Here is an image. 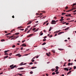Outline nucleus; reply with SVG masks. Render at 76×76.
Here are the masks:
<instances>
[{
    "label": "nucleus",
    "instance_id": "f257e3e1",
    "mask_svg": "<svg viewBox=\"0 0 76 76\" xmlns=\"http://www.w3.org/2000/svg\"><path fill=\"white\" fill-rule=\"evenodd\" d=\"M14 66V65L12 64L10 66V67H11V69H14L15 68V67H16V68L17 67H16V65H15L14 66Z\"/></svg>",
    "mask_w": 76,
    "mask_h": 76
},
{
    "label": "nucleus",
    "instance_id": "f03ea898",
    "mask_svg": "<svg viewBox=\"0 0 76 76\" xmlns=\"http://www.w3.org/2000/svg\"><path fill=\"white\" fill-rule=\"evenodd\" d=\"M51 24H56V21L54 20H53L52 21V22L51 23Z\"/></svg>",
    "mask_w": 76,
    "mask_h": 76
},
{
    "label": "nucleus",
    "instance_id": "7ed1b4c3",
    "mask_svg": "<svg viewBox=\"0 0 76 76\" xmlns=\"http://www.w3.org/2000/svg\"><path fill=\"white\" fill-rule=\"evenodd\" d=\"M23 62H21L20 64V66H22V65H26V63H25L24 64H23Z\"/></svg>",
    "mask_w": 76,
    "mask_h": 76
},
{
    "label": "nucleus",
    "instance_id": "20e7f679",
    "mask_svg": "<svg viewBox=\"0 0 76 76\" xmlns=\"http://www.w3.org/2000/svg\"><path fill=\"white\" fill-rule=\"evenodd\" d=\"M63 69L64 70H66V71H68L69 70V69H67V68H64Z\"/></svg>",
    "mask_w": 76,
    "mask_h": 76
},
{
    "label": "nucleus",
    "instance_id": "39448f33",
    "mask_svg": "<svg viewBox=\"0 0 76 76\" xmlns=\"http://www.w3.org/2000/svg\"><path fill=\"white\" fill-rule=\"evenodd\" d=\"M33 34H29V35H28L27 36V37L28 38L29 37H31V36H32V35H33Z\"/></svg>",
    "mask_w": 76,
    "mask_h": 76
},
{
    "label": "nucleus",
    "instance_id": "423d86ee",
    "mask_svg": "<svg viewBox=\"0 0 76 76\" xmlns=\"http://www.w3.org/2000/svg\"><path fill=\"white\" fill-rule=\"evenodd\" d=\"M21 46L23 47H26V45L25 44L23 43Z\"/></svg>",
    "mask_w": 76,
    "mask_h": 76
},
{
    "label": "nucleus",
    "instance_id": "0eeeda50",
    "mask_svg": "<svg viewBox=\"0 0 76 76\" xmlns=\"http://www.w3.org/2000/svg\"><path fill=\"white\" fill-rule=\"evenodd\" d=\"M16 56H18V57H21V56H22V55H20V54H17L16 55Z\"/></svg>",
    "mask_w": 76,
    "mask_h": 76
},
{
    "label": "nucleus",
    "instance_id": "6e6552de",
    "mask_svg": "<svg viewBox=\"0 0 76 76\" xmlns=\"http://www.w3.org/2000/svg\"><path fill=\"white\" fill-rule=\"evenodd\" d=\"M48 22V21L47 20L45 22H44L43 24V25H45L46 23H47V22Z\"/></svg>",
    "mask_w": 76,
    "mask_h": 76
},
{
    "label": "nucleus",
    "instance_id": "1a4fd4ad",
    "mask_svg": "<svg viewBox=\"0 0 76 76\" xmlns=\"http://www.w3.org/2000/svg\"><path fill=\"white\" fill-rule=\"evenodd\" d=\"M65 16H67V17H68L69 16H71V14H68L67 15H66Z\"/></svg>",
    "mask_w": 76,
    "mask_h": 76
},
{
    "label": "nucleus",
    "instance_id": "9d476101",
    "mask_svg": "<svg viewBox=\"0 0 76 76\" xmlns=\"http://www.w3.org/2000/svg\"><path fill=\"white\" fill-rule=\"evenodd\" d=\"M18 70H20L22 69H23V68L21 67V68H18Z\"/></svg>",
    "mask_w": 76,
    "mask_h": 76
},
{
    "label": "nucleus",
    "instance_id": "9b49d317",
    "mask_svg": "<svg viewBox=\"0 0 76 76\" xmlns=\"http://www.w3.org/2000/svg\"><path fill=\"white\" fill-rule=\"evenodd\" d=\"M72 72V71H69L67 73V75H69L70 73Z\"/></svg>",
    "mask_w": 76,
    "mask_h": 76
},
{
    "label": "nucleus",
    "instance_id": "f8f14e48",
    "mask_svg": "<svg viewBox=\"0 0 76 76\" xmlns=\"http://www.w3.org/2000/svg\"><path fill=\"white\" fill-rule=\"evenodd\" d=\"M62 33H64V32H61L59 33L58 34V35H60V34H62Z\"/></svg>",
    "mask_w": 76,
    "mask_h": 76
},
{
    "label": "nucleus",
    "instance_id": "ddd939ff",
    "mask_svg": "<svg viewBox=\"0 0 76 76\" xmlns=\"http://www.w3.org/2000/svg\"><path fill=\"white\" fill-rule=\"evenodd\" d=\"M36 68H37V66L32 67L31 68V69H35Z\"/></svg>",
    "mask_w": 76,
    "mask_h": 76
},
{
    "label": "nucleus",
    "instance_id": "4468645a",
    "mask_svg": "<svg viewBox=\"0 0 76 76\" xmlns=\"http://www.w3.org/2000/svg\"><path fill=\"white\" fill-rule=\"evenodd\" d=\"M51 29H52V27H50V29L49 30V31H51Z\"/></svg>",
    "mask_w": 76,
    "mask_h": 76
},
{
    "label": "nucleus",
    "instance_id": "2eb2a0df",
    "mask_svg": "<svg viewBox=\"0 0 76 76\" xmlns=\"http://www.w3.org/2000/svg\"><path fill=\"white\" fill-rule=\"evenodd\" d=\"M13 37H14V36H13V35L12 36L9 37V39L11 38H13Z\"/></svg>",
    "mask_w": 76,
    "mask_h": 76
},
{
    "label": "nucleus",
    "instance_id": "dca6fc26",
    "mask_svg": "<svg viewBox=\"0 0 76 76\" xmlns=\"http://www.w3.org/2000/svg\"><path fill=\"white\" fill-rule=\"evenodd\" d=\"M23 28V27L22 26L18 27V29H19L20 28Z\"/></svg>",
    "mask_w": 76,
    "mask_h": 76
},
{
    "label": "nucleus",
    "instance_id": "f3484780",
    "mask_svg": "<svg viewBox=\"0 0 76 76\" xmlns=\"http://www.w3.org/2000/svg\"><path fill=\"white\" fill-rule=\"evenodd\" d=\"M7 57H8V56H5L4 58H7Z\"/></svg>",
    "mask_w": 76,
    "mask_h": 76
},
{
    "label": "nucleus",
    "instance_id": "a211bd4d",
    "mask_svg": "<svg viewBox=\"0 0 76 76\" xmlns=\"http://www.w3.org/2000/svg\"><path fill=\"white\" fill-rule=\"evenodd\" d=\"M69 29V27H68V28H65L64 29V30L65 31H66V30H68V29Z\"/></svg>",
    "mask_w": 76,
    "mask_h": 76
},
{
    "label": "nucleus",
    "instance_id": "6ab92c4d",
    "mask_svg": "<svg viewBox=\"0 0 76 76\" xmlns=\"http://www.w3.org/2000/svg\"><path fill=\"white\" fill-rule=\"evenodd\" d=\"M39 30V28H38L35 31H34V32H37Z\"/></svg>",
    "mask_w": 76,
    "mask_h": 76
},
{
    "label": "nucleus",
    "instance_id": "aec40b11",
    "mask_svg": "<svg viewBox=\"0 0 76 76\" xmlns=\"http://www.w3.org/2000/svg\"><path fill=\"white\" fill-rule=\"evenodd\" d=\"M56 33H58V31H55L54 32V34H56Z\"/></svg>",
    "mask_w": 76,
    "mask_h": 76
},
{
    "label": "nucleus",
    "instance_id": "412c9836",
    "mask_svg": "<svg viewBox=\"0 0 76 76\" xmlns=\"http://www.w3.org/2000/svg\"><path fill=\"white\" fill-rule=\"evenodd\" d=\"M19 33H16L15 34V35H19Z\"/></svg>",
    "mask_w": 76,
    "mask_h": 76
},
{
    "label": "nucleus",
    "instance_id": "4be33fe9",
    "mask_svg": "<svg viewBox=\"0 0 76 76\" xmlns=\"http://www.w3.org/2000/svg\"><path fill=\"white\" fill-rule=\"evenodd\" d=\"M5 41V40L4 39H1V42H3V41Z\"/></svg>",
    "mask_w": 76,
    "mask_h": 76
},
{
    "label": "nucleus",
    "instance_id": "5701e85b",
    "mask_svg": "<svg viewBox=\"0 0 76 76\" xmlns=\"http://www.w3.org/2000/svg\"><path fill=\"white\" fill-rule=\"evenodd\" d=\"M28 28H27L25 29V32H26V31H28Z\"/></svg>",
    "mask_w": 76,
    "mask_h": 76
},
{
    "label": "nucleus",
    "instance_id": "b1692460",
    "mask_svg": "<svg viewBox=\"0 0 76 76\" xmlns=\"http://www.w3.org/2000/svg\"><path fill=\"white\" fill-rule=\"evenodd\" d=\"M46 55H47V56H48V57H50V54H48V53H47Z\"/></svg>",
    "mask_w": 76,
    "mask_h": 76
},
{
    "label": "nucleus",
    "instance_id": "393cba45",
    "mask_svg": "<svg viewBox=\"0 0 76 76\" xmlns=\"http://www.w3.org/2000/svg\"><path fill=\"white\" fill-rule=\"evenodd\" d=\"M66 13H65L63 12L61 14L62 15H66Z\"/></svg>",
    "mask_w": 76,
    "mask_h": 76
},
{
    "label": "nucleus",
    "instance_id": "a878e982",
    "mask_svg": "<svg viewBox=\"0 0 76 76\" xmlns=\"http://www.w3.org/2000/svg\"><path fill=\"white\" fill-rule=\"evenodd\" d=\"M58 50H60V51H62L63 50V49H59V48H58Z\"/></svg>",
    "mask_w": 76,
    "mask_h": 76
},
{
    "label": "nucleus",
    "instance_id": "bb28decb",
    "mask_svg": "<svg viewBox=\"0 0 76 76\" xmlns=\"http://www.w3.org/2000/svg\"><path fill=\"white\" fill-rule=\"evenodd\" d=\"M52 72H53V71H54V70H56V69H52Z\"/></svg>",
    "mask_w": 76,
    "mask_h": 76
},
{
    "label": "nucleus",
    "instance_id": "cd10ccee",
    "mask_svg": "<svg viewBox=\"0 0 76 76\" xmlns=\"http://www.w3.org/2000/svg\"><path fill=\"white\" fill-rule=\"evenodd\" d=\"M46 44V43L44 42L43 44H42V45H45Z\"/></svg>",
    "mask_w": 76,
    "mask_h": 76
},
{
    "label": "nucleus",
    "instance_id": "c85d7f7f",
    "mask_svg": "<svg viewBox=\"0 0 76 76\" xmlns=\"http://www.w3.org/2000/svg\"><path fill=\"white\" fill-rule=\"evenodd\" d=\"M76 9V8H73L72 9V10H75Z\"/></svg>",
    "mask_w": 76,
    "mask_h": 76
},
{
    "label": "nucleus",
    "instance_id": "c756f323",
    "mask_svg": "<svg viewBox=\"0 0 76 76\" xmlns=\"http://www.w3.org/2000/svg\"><path fill=\"white\" fill-rule=\"evenodd\" d=\"M17 75H19L20 76H23L22 75V74H18Z\"/></svg>",
    "mask_w": 76,
    "mask_h": 76
},
{
    "label": "nucleus",
    "instance_id": "7c9ffc66",
    "mask_svg": "<svg viewBox=\"0 0 76 76\" xmlns=\"http://www.w3.org/2000/svg\"><path fill=\"white\" fill-rule=\"evenodd\" d=\"M35 29H36V28H34L33 29L32 31H35Z\"/></svg>",
    "mask_w": 76,
    "mask_h": 76
},
{
    "label": "nucleus",
    "instance_id": "2f4dec72",
    "mask_svg": "<svg viewBox=\"0 0 76 76\" xmlns=\"http://www.w3.org/2000/svg\"><path fill=\"white\" fill-rule=\"evenodd\" d=\"M63 20H64V19H61L60 20V21H63Z\"/></svg>",
    "mask_w": 76,
    "mask_h": 76
},
{
    "label": "nucleus",
    "instance_id": "473e14b6",
    "mask_svg": "<svg viewBox=\"0 0 76 76\" xmlns=\"http://www.w3.org/2000/svg\"><path fill=\"white\" fill-rule=\"evenodd\" d=\"M31 22H30L29 23H28L27 24V25H29V24H31Z\"/></svg>",
    "mask_w": 76,
    "mask_h": 76
},
{
    "label": "nucleus",
    "instance_id": "72a5a7b5",
    "mask_svg": "<svg viewBox=\"0 0 76 76\" xmlns=\"http://www.w3.org/2000/svg\"><path fill=\"white\" fill-rule=\"evenodd\" d=\"M58 69H56L55 71V72H58Z\"/></svg>",
    "mask_w": 76,
    "mask_h": 76
},
{
    "label": "nucleus",
    "instance_id": "f704fd0d",
    "mask_svg": "<svg viewBox=\"0 0 76 76\" xmlns=\"http://www.w3.org/2000/svg\"><path fill=\"white\" fill-rule=\"evenodd\" d=\"M66 20H70V18H68L66 19Z\"/></svg>",
    "mask_w": 76,
    "mask_h": 76
},
{
    "label": "nucleus",
    "instance_id": "c9c22d12",
    "mask_svg": "<svg viewBox=\"0 0 76 76\" xmlns=\"http://www.w3.org/2000/svg\"><path fill=\"white\" fill-rule=\"evenodd\" d=\"M73 67H74V69H76V66H74Z\"/></svg>",
    "mask_w": 76,
    "mask_h": 76
},
{
    "label": "nucleus",
    "instance_id": "e433bc0d",
    "mask_svg": "<svg viewBox=\"0 0 76 76\" xmlns=\"http://www.w3.org/2000/svg\"><path fill=\"white\" fill-rule=\"evenodd\" d=\"M71 64L70 63H69L68 64V65L69 66H70Z\"/></svg>",
    "mask_w": 76,
    "mask_h": 76
},
{
    "label": "nucleus",
    "instance_id": "4c0bfd02",
    "mask_svg": "<svg viewBox=\"0 0 76 76\" xmlns=\"http://www.w3.org/2000/svg\"><path fill=\"white\" fill-rule=\"evenodd\" d=\"M55 74H56V73H55L54 72H53L52 73V75H55Z\"/></svg>",
    "mask_w": 76,
    "mask_h": 76
},
{
    "label": "nucleus",
    "instance_id": "58836bf2",
    "mask_svg": "<svg viewBox=\"0 0 76 76\" xmlns=\"http://www.w3.org/2000/svg\"><path fill=\"white\" fill-rule=\"evenodd\" d=\"M69 24V23H66V25H68Z\"/></svg>",
    "mask_w": 76,
    "mask_h": 76
},
{
    "label": "nucleus",
    "instance_id": "ea45409f",
    "mask_svg": "<svg viewBox=\"0 0 76 76\" xmlns=\"http://www.w3.org/2000/svg\"><path fill=\"white\" fill-rule=\"evenodd\" d=\"M19 36H17V37H16L15 38L16 39V38H19Z\"/></svg>",
    "mask_w": 76,
    "mask_h": 76
},
{
    "label": "nucleus",
    "instance_id": "a19ab883",
    "mask_svg": "<svg viewBox=\"0 0 76 76\" xmlns=\"http://www.w3.org/2000/svg\"><path fill=\"white\" fill-rule=\"evenodd\" d=\"M56 69H58V66H56Z\"/></svg>",
    "mask_w": 76,
    "mask_h": 76
},
{
    "label": "nucleus",
    "instance_id": "79ce46f5",
    "mask_svg": "<svg viewBox=\"0 0 76 76\" xmlns=\"http://www.w3.org/2000/svg\"><path fill=\"white\" fill-rule=\"evenodd\" d=\"M35 61V60L34 59H32L31 60V61H32V62H34Z\"/></svg>",
    "mask_w": 76,
    "mask_h": 76
},
{
    "label": "nucleus",
    "instance_id": "37998d69",
    "mask_svg": "<svg viewBox=\"0 0 76 76\" xmlns=\"http://www.w3.org/2000/svg\"><path fill=\"white\" fill-rule=\"evenodd\" d=\"M33 64V63L32 62H30L29 64L31 65V64Z\"/></svg>",
    "mask_w": 76,
    "mask_h": 76
},
{
    "label": "nucleus",
    "instance_id": "c03bdc74",
    "mask_svg": "<svg viewBox=\"0 0 76 76\" xmlns=\"http://www.w3.org/2000/svg\"><path fill=\"white\" fill-rule=\"evenodd\" d=\"M30 31H31V30H28V32H27V33L28 34V33H29V32H30Z\"/></svg>",
    "mask_w": 76,
    "mask_h": 76
},
{
    "label": "nucleus",
    "instance_id": "a18cd8bd",
    "mask_svg": "<svg viewBox=\"0 0 76 76\" xmlns=\"http://www.w3.org/2000/svg\"><path fill=\"white\" fill-rule=\"evenodd\" d=\"M20 30H21V31H23L24 30V29H23V28L20 29Z\"/></svg>",
    "mask_w": 76,
    "mask_h": 76
},
{
    "label": "nucleus",
    "instance_id": "49530a36",
    "mask_svg": "<svg viewBox=\"0 0 76 76\" xmlns=\"http://www.w3.org/2000/svg\"><path fill=\"white\" fill-rule=\"evenodd\" d=\"M30 74H32V73H33V72H32V71L31 72H30Z\"/></svg>",
    "mask_w": 76,
    "mask_h": 76
},
{
    "label": "nucleus",
    "instance_id": "de8ad7c7",
    "mask_svg": "<svg viewBox=\"0 0 76 76\" xmlns=\"http://www.w3.org/2000/svg\"><path fill=\"white\" fill-rule=\"evenodd\" d=\"M53 37V35H50V36H49V37L50 38H51V37Z\"/></svg>",
    "mask_w": 76,
    "mask_h": 76
},
{
    "label": "nucleus",
    "instance_id": "09e8293b",
    "mask_svg": "<svg viewBox=\"0 0 76 76\" xmlns=\"http://www.w3.org/2000/svg\"><path fill=\"white\" fill-rule=\"evenodd\" d=\"M68 7L66 6V7H65V9H68Z\"/></svg>",
    "mask_w": 76,
    "mask_h": 76
},
{
    "label": "nucleus",
    "instance_id": "8fccbe9b",
    "mask_svg": "<svg viewBox=\"0 0 76 76\" xmlns=\"http://www.w3.org/2000/svg\"><path fill=\"white\" fill-rule=\"evenodd\" d=\"M7 52V50H5L4 51V53H6Z\"/></svg>",
    "mask_w": 76,
    "mask_h": 76
},
{
    "label": "nucleus",
    "instance_id": "3c124183",
    "mask_svg": "<svg viewBox=\"0 0 76 76\" xmlns=\"http://www.w3.org/2000/svg\"><path fill=\"white\" fill-rule=\"evenodd\" d=\"M53 18L55 20L57 19V18H56V17H54Z\"/></svg>",
    "mask_w": 76,
    "mask_h": 76
},
{
    "label": "nucleus",
    "instance_id": "603ef678",
    "mask_svg": "<svg viewBox=\"0 0 76 76\" xmlns=\"http://www.w3.org/2000/svg\"><path fill=\"white\" fill-rule=\"evenodd\" d=\"M15 45H13V46H12V48H15Z\"/></svg>",
    "mask_w": 76,
    "mask_h": 76
},
{
    "label": "nucleus",
    "instance_id": "864d4df0",
    "mask_svg": "<svg viewBox=\"0 0 76 76\" xmlns=\"http://www.w3.org/2000/svg\"><path fill=\"white\" fill-rule=\"evenodd\" d=\"M46 41V39H43V41Z\"/></svg>",
    "mask_w": 76,
    "mask_h": 76
},
{
    "label": "nucleus",
    "instance_id": "5fc2aeb1",
    "mask_svg": "<svg viewBox=\"0 0 76 76\" xmlns=\"http://www.w3.org/2000/svg\"><path fill=\"white\" fill-rule=\"evenodd\" d=\"M65 23H66V22H64L62 23V24H63V25H64V24H65Z\"/></svg>",
    "mask_w": 76,
    "mask_h": 76
},
{
    "label": "nucleus",
    "instance_id": "6e6d98bb",
    "mask_svg": "<svg viewBox=\"0 0 76 76\" xmlns=\"http://www.w3.org/2000/svg\"><path fill=\"white\" fill-rule=\"evenodd\" d=\"M59 73V72H57L56 73V74H58V73Z\"/></svg>",
    "mask_w": 76,
    "mask_h": 76
},
{
    "label": "nucleus",
    "instance_id": "4d7b16f0",
    "mask_svg": "<svg viewBox=\"0 0 76 76\" xmlns=\"http://www.w3.org/2000/svg\"><path fill=\"white\" fill-rule=\"evenodd\" d=\"M8 54H9L7 53H5L4 54V55H8Z\"/></svg>",
    "mask_w": 76,
    "mask_h": 76
},
{
    "label": "nucleus",
    "instance_id": "13d9d810",
    "mask_svg": "<svg viewBox=\"0 0 76 76\" xmlns=\"http://www.w3.org/2000/svg\"><path fill=\"white\" fill-rule=\"evenodd\" d=\"M52 51H53V53H55V51L53 50Z\"/></svg>",
    "mask_w": 76,
    "mask_h": 76
},
{
    "label": "nucleus",
    "instance_id": "bf43d9fd",
    "mask_svg": "<svg viewBox=\"0 0 76 76\" xmlns=\"http://www.w3.org/2000/svg\"><path fill=\"white\" fill-rule=\"evenodd\" d=\"M42 13H45V11H42Z\"/></svg>",
    "mask_w": 76,
    "mask_h": 76
},
{
    "label": "nucleus",
    "instance_id": "052dcab7",
    "mask_svg": "<svg viewBox=\"0 0 76 76\" xmlns=\"http://www.w3.org/2000/svg\"><path fill=\"white\" fill-rule=\"evenodd\" d=\"M57 34H55V37L57 36Z\"/></svg>",
    "mask_w": 76,
    "mask_h": 76
},
{
    "label": "nucleus",
    "instance_id": "680f3d73",
    "mask_svg": "<svg viewBox=\"0 0 76 76\" xmlns=\"http://www.w3.org/2000/svg\"><path fill=\"white\" fill-rule=\"evenodd\" d=\"M76 12V10H75L73 12H74V13H75V12Z\"/></svg>",
    "mask_w": 76,
    "mask_h": 76
},
{
    "label": "nucleus",
    "instance_id": "e2e57ef3",
    "mask_svg": "<svg viewBox=\"0 0 76 76\" xmlns=\"http://www.w3.org/2000/svg\"><path fill=\"white\" fill-rule=\"evenodd\" d=\"M12 53H10L9 54L10 56H11V55H12Z\"/></svg>",
    "mask_w": 76,
    "mask_h": 76
},
{
    "label": "nucleus",
    "instance_id": "0e129e2a",
    "mask_svg": "<svg viewBox=\"0 0 76 76\" xmlns=\"http://www.w3.org/2000/svg\"><path fill=\"white\" fill-rule=\"evenodd\" d=\"M72 68H70V69H69V70L70 71V70H72Z\"/></svg>",
    "mask_w": 76,
    "mask_h": 76
},
{
    "label": "nucleus",
    "instance_id": "69168bd1",
    "mask_svg": "<svg viewBox=\"0 0 76 76\" xmlns=\"http://www.w3.org/2000/svg\"><path fill=\"white\" fill-rule=\"evenodd\" d=\"M43 35V33H42L40 34V35Z\"/></svg>",
    "mask_w": 76,
    "mask_h": 76
},
{
    "label": "nucleus",
    "instance_id": "338daca9",
    "mask_svg": "<svg viewBox=\"0 0 76 76\" xmlns=\"http://www.w3.org/2000/svg\"><path fill=\"white\" fill-rule=\"evenodd\" d=\"M47 38V36H45L44 37V38Z\"/></svg>",
    "mask_w": 76,
    "mask_h": 76
},
{
    "label": "nucleus",
    "instance_id": "774afa93",
    "mask_svg": "<svg viewBox=\"0 0 76 76\" xmlns=\"http://www.w3.org/2000/svg\"><path fill=\"white\" fill-rule=\"evenodd\" d=\"M42 15V13H41L39 14V15Z\"/></svg>",
    "mask_w": 76,
    "mask_h": 76
}]
</instances>
